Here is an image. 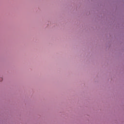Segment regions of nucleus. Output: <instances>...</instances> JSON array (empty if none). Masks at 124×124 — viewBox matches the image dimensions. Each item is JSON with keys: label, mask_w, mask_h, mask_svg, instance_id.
<instances>
[{"label": "nucleus", "mask_w": 124, "mask_h": 124, "mask_svg": "<svg viewBox=\"0 0 124 124\" xmlns=\"http://www.w3.org/2000/svg\"><path fill=\"white\" fill-rule=\"evenodd\" d=\"M0 81H2V78H0Z\"/></svg>", "instance_id": "1"}]
</instances>
